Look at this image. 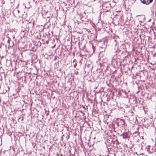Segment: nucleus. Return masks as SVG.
I'll list each match as a JSON object with an SVG mask.
<instances>
[{"mask_svg": "<svg viewBox=\"0 0 156 156\" xmlns=\"http://www.w3.org/2000/svg\"><path fill=\"white\" fill-rule=\"evenodd\" d=\"M141 1L144 4H149L148 3H147L146 1L145 0H141Z\"/></svg>", "mask_w": 156, "mask_h": 156, "instance_id": "f257e3e1", "label": "nucleus"}, {"mask_svg": "<svg viewBox=\"0 0 156 156\" xmlns=\"http://www.w3.org/2000/svg\"><path fill=\"white\" fill-rule=\"evenodd\" d=\"M153 0H150L149 3H151L153 1Z\"/></svg>", "mask_w": 156, "mask_h": 156, "instance_id": "f03ea898", "label": "nucleus"}, {"mask_svg": "<svg viewBox=\"0 0 156 156\" xmlns=\"http://www.w3.org/2000/svg\"><path fill=\"white\" fill-rule=\"evenodd\" d=\"M76 65H77L76 64H75L74 66V67H75L76 66Z\"/></svg>", "mask_w": 156, "mask_h": 156, "instance_id": "7ed1b4c3", "label": "nucleus"}]
</instances>
